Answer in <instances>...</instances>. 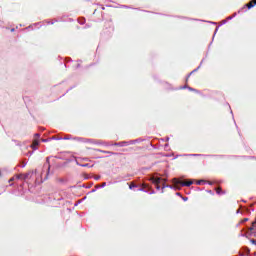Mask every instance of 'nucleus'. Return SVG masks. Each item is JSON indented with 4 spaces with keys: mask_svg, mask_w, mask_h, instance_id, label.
<instances>
[{
    "mask_svg": "<svg viewBox=\"0 0 256 256\" xmlns=\"http://www.w3.org/2000/svg\"><path fill=\"white\" fill-rule=\"evenodd\" d=\"M95 179H96V180H99V179H101V176H97Z\"/></svg>",
    "mask_w": 256,
    "mask_h": 256,
    "instance_id": "obj_14",
    "label": "nucleus"
},
{
    "mask_svg": "<svg viewBox=\"0 0 256 256\" xmlns=\"http://www.w3.org/2000/svg\"><path fill=\"white\" fill-rule=\"evenodd\" d=\"M31 177H33V171H28L27 173L16 175V179H21L22 181L31 179Z\"/></svg>",
    "mask_w": 256,
    "mask_h": 256,
    "instance_id": "obj_2",
    "label": "nucleus"
},
{
    "mask_svg": "<svg viewBox=\"0 0 256 256\" xmlns=\"http://www.w3.org/2000/svg\"><path fill=\"white\" fill-rule=\"evenodd\" d=\"M133 187H135V184L131 183V184L129 185V189H133Z\"/></svg>",
    "mask_w": 256,
    "mask_h": 256,
    "instance_id": "obj_9",
    "label": "nucleus"
},
{
    "mask_svg": "<svg viewBox=\"0 0 256 256\" xmlns=\"http://www.w3.org/2000/svg\"><path fill=\"white\" fill-rule=\"evenodd\" d=\"M190 91H193V88H189Z\"/></svg>",
    "mask_w": 256,
    "mask_h": 256,
    "instance_id": "obj_18",
    "label": "nucleus"
},
{
    "mask_svg": "<svg viewBox=\"0 0 256 256\" xmlns=\"http://www.w3.org/2000/svg\"><path fill=\"white\" fill-rule=\"evenodd\" d=\"M197 185H201V181H198V182H197Z\"/></svg>",
    "mask_w": 256,
    "mask_h": 256,
    "instance_id": "obj_16",
    "label": "nucleus"
},
{
    "mask_svg": "<svg viewBox=\"0 0 256 256\" xmlns=\"http://www.w3.org/2000/svg\"><path fill=\"white\" fill-rule=\"evenodd\" d=\"M13 181H15V178L12 177V178H10L9 183H11Z\"/></svg>",
    "mask_w": 256,
    "mask_h": 256,
    "instance_id": "obj_11",
    "label": "nucleus"
},
{
    "mask_svg": "<svg viewBox=\"0 0 256 256\" xmlns=\"http://www.w3.org/2000/svg\"><path fill=\"white\" fill-rule=\"evenodd\" d=\"M107 185V183H102L101 187H105Z\"/></svg>",
    "mask_w": 256,
    "mask_h": 256,
    "instance_id": "obj_12",
    "label": "nucleus"
},
{
    "mask_svg": "<svg viewBox=\"0 0 256 256\" xmlns=\"http://www.w3.org/2000/svg\"><path fill=\"white\" fill-rule=\"evenodd\" d=\"M42 141H43L44 143L47 142V140H45V139H43Z\"/></svg>",
    "mask_w": 256,
    "mask_h": 256,
    "instance_id": "obj_17",
    "label": "nucleus"
},
{
    "mask_svg": "<svg viewBox=\"0 0 256 256\" xmlns=\"http://www.w3.org/2000/svg\"><path fill=\"white\" fill-rule=\"evenodd\" d=\"M151 181H152V183H154V185H156V189H160L159 183H161V181H163L161 178L152 177Z\"/></svg>",
    "mask_w": 256,
    "mask_h": 256,
    "instance_id": "obj_3",
    "label": "nucleus"
},
{
    "mask_svg": "<svg viewBox=\"0 0 256 256\" xmlns=\"http://www.w3.org/2000/svg\"><path fill=\"white\" fill-rule=\"evenodd\" d=\"M207 193H209V195H214V193L211 190H208Z\"/></svg>",
    "mask_w": 256,
    "mask_h": 256,
    "instance_id": "obj_10",
    "label": "nucleus"
},
{
    "mask_svg": "<svg viewBox=\"0 0 256 256\" xmlns=\"http://www.w3.org/2000/svg\"><path fill=\"white\" fill-rule=\"evenodd\" d=\"M186 81H189V77L186 79Z\"/></svg>",
    "mask_w": 256,
    "mask_h": 256,
    "instance_id": "obj_20",
    "label": "nucleus"
},
{
    "mask_svg": "<svg viewBox=\"0 0 256 256\" xmlns=\"http://www.w3.org/2000/svg\"><path fill=\"white\" fill-rule=\"evenodd\" d=\"M172 183L174 184V187H191V185H193V181L191 180L181 181L177 178H174Z\"/></svg>",
    "mask_w": 256,
    "mask_h": 256,
    "instance_id": "obj_1",
    "label": "nucleus"
},
{
    "mask_svg": "<svg viewBox=\"0 0 256 256\" xmlns=\"http://www.w3.org/2000/svg\"><path fill=\"white\" fill-rule=\"evenodd\" d=\"M247 221H249V218H244V222H247Z\"/></svg>",
    "mask_w": 256,
    "mask_h": 256,
    "instance_id": "obj_15",
    "label": "nucleus"
},
{
    "mask_svg": "<svg viewBox=\"0 0 256 256\" xmlns=\"http://www.w3.org/2000/svg\"><path fill=\"white\" fill-rule=\"evenodd\" d=\"M100 153H104L106 155H115V153L111 152V151H105V150H98Z\"/></svg>",
    "mask_w": 256,
    "mask_h": 256,
    "instance_id": "obj_6",
    "label": "nucleus"
},
{
    "mask_svg": "<svg viewBox=\"0 0 256 256\" xmlns=\"http://www.w3.org/2000/svg\"><path fill=\"white\" fill-rule=\"evenodd\" d=\"M255 5H256V0H252L248 4H246V7L248 9H251V8L255 7Z\"/></svg>",
    "mask_w": 256,
    "mask_h": 256,
    "instance_id": "obj_5",
    "label": "nucleus"
},
{
    "mask_svg": "<svg viewBox=\"0 0 256 256\" xmlns=\"http://www.w3.org/2000/svg\"><path fill=\"white\" fill-rule=\"evenodd\" d=\"M36 137H39V134H35Z\"/></svg>",
    "mask_w": 256,
    "mask_h": 256,
    "instance_id": "obj_19",
    "label": "nucleus"
},
{
    "mask_svg": "<svg viewBox=\"0 0 256 256\" xmlns=\"http://www.w3.org/2000/svg\"><path fill=\"white\" fill-rule=\"evenodd\" d=\"M82 167H89V164H84L82 165Z\"/></svg>",
    "mask_w": 256,
    "mask_h": 256,
    "instance_id": "obj_13",
    "label": "nucleus"
},
{
    "mask_svg": "<svg viewBox=\"0 0 256 256\" xmlns=\"http://www.w3.org/2000/svg\"><path fill=\"white\" fill-rule=\"evenodd\" d=\"M37 145H39V140H34L32 143V149H37Z\"/></svg>",
    "mask_w": 256,
    "mask_h": 256,
    "instance_id": "obj_7",
    "label": "nucleus"
},
{
    "mask_svg": "<svg viewBox=\"0 0 256 256\" xmlns=\"http://www.w3.org/2000/svg\"><path fill=\"white\" fill-rule=\"evenodd\" d=\"M112 145H114V147H127V145H129V143L122 141V142L114 143Z\"/></svg>",
    "mask_w": 256,
    "mask_h": 256,
    "instance_id": "obj_4",
    "label": "nucleus"
},
{
    "mask_svg": "<svg viewBox=\"0 0 256 256\" xmlns=\"http://www.w3.org/2000/svg\"><path fill=\"white\" fill-rule=\"evenodd\" d=\"M215 190H216L217 195H221V193H224L223 189L221 187H218Z\"/></svg>",
    "mask_w": 256,
    "mask_h": 256,
    "instance_id": "obj_8",
    "label": "nucleus"
}]
</instances>
